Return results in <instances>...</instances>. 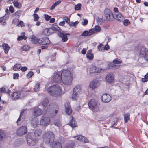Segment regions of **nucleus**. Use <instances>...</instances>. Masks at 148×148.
Here are the masks:
<instances>
[{"mask_svg": "<svg viewBox=\"0 0 148 148\" xmlns=\"http://www.w3.org/2000/svg\"><path fill=\"white\" fill-rule=\"evenodd\" d=\"M130 23V21L126 19L124 20L123 23L125 26H127Z\"/></svg>", "mask_w": 148, "mask_h": 148, "instance_id": "56", "label": "nucleus"}, {"mask_svg": "<svg viewBox=\"0 0 148 148\" xmlns=\"http://www.w3.org/2000/svg\"><path fill=\"white\" fill-rule=\"evenodd\" d=\"M101 30V28L98 25L95 26L94 28H92L91 29L89 30V32L91 33L92 34L94 33L98 32H100Z\"/></svg>", "mask_w": 148, "mask_h": 148, "instance_id": "23", "label": "nucleus"}, {"mask_svg": "<svg viewBox=\"0 0 148 148\" xmlns=\"http://www.w3.org/2000/svg\"><path fill=\"white\" fill-rule=\"evenodd\" d=\"M89 108L93 112H97L100 110L99 103L97 101L92 99L88 103Z\"/></svg>", "mask_w": 148, "mask_h": 148, "instance_id": "2", "label": "nucleus"}, {"mask_svg": "<svg viewBox=\"0 0 148 148\" xmlns=\"http://www.w3.org/2000/svg\"><path fill=\"white\" fill-rule=\"evenodd\" d=\"M0 92L1 93H5L8 94H10V91L8 88L6 89L4 87H2L0 88Z\"/></svg>", "mask_w": 148, "mask_h": 148, "instance_id": "32", "label": "nucleus"}, {"mask_svg": "<svg viewBox=\"0 0 148 148\" xmlns=\"http://www.w3.org/2000/svg\"><path fill=\"white\" fill-rule=\"evenodd\" d=\"M120 65H116L114 64H112L111 65V67L114 68V69H117L120 67Z\"/></svg>", "mask_w": 148, "mask_h": 148, "instance_id": "60", "label": "nucleus"}, {"mask_svg": "<svg viewBox=\"0 0 148 148\" xmlns=\"http://www.w3.org/2000/svg\"><path fill=\"white\" fill-rule=\"evenodd\" d=\"M66 77L64 78H62V82L63 84L66 85H71L73 80V77L72 76Z\"/></svg>", "mask_w": 148, "mask_h": 148, "instance_id": "10", "label": "nucleus"}, {"mask_svg": "<svg viewBox=\"0 0 148 148\" xmlns=\"http://www.w3.org/2000/svg\"><path fill=\"white\" fill-rule=\"evenodd\" d=\"M61 76L62 78L64 77L65 78L66 77L72 76L71 75L70 72L68 70H64L61 73Z\"/></svg>", "mask_w": 148, "mask_h": 148, "instance_id": "22", "label": "nucleus"}, {"mask_svg": "<svg viewBox=\"0 0 148 148\" xmlns=\"http://www.w3.org/2000/svg\"><path fill=\"white\" fill-rule=\"evenodd\" d=\"M32 135V133L26 135V138L28 144L31 146H34L36 142L38 141L39 139L36 138L34 139Z\"/></svg>", "mask_w": 148, "mask_h": 148, "instance_id": "4", "label": "nucleus"}, {"mask_svg": "<svg viewBox=\"0 0 148 148\" xmlns=\"http://www.w3.org/2000/svg\"><path fill=\"white\" fill-rule=\"evenodd\" d=\"M145 58L147 60H148V51H146L145 55Z\"/></svg>", "mask_w": 148, "mask_h": 148, "instance_id": "64", "label": "nucleus"}, {"mask_svg": "<svg viewBox=\"0 0 148 148\" xmlns=\"http://www.w3.org/2000/svg\"><path fill=\"white\" fill-rule=\"evenodd\" d=\"M38 43L42 45H47L50 43V41L47 37L41 38L38 39Z\"/></svg>", "mask_w": 148, "mask_h": 148, "instance_id": "13", "label": "nucleus"}, {"mask_svg": "<svg viewBox=\"0 0 148 148\" xmlns=\"http://www.w3.org/2000/svg\"><path fill=\"white\" fill-rule=\"evenodd\" d=\"M52 146V148H62L61 143L58 142L53 143Z\"/></svg>", "mask_w": 148, "mask_h": 148, "instance_id": "30", "label": "nucleus"}, {"mask_svg": "<svg viewBox=\"0 0 148 148\" xmlns=\"http://www.w3.org/2000/svg\"><path fill=\"white\" fill-rule=\"evenodd\" d=\"M79 95H80L78 94V93H77L75 92H73L72 97L73 100H75L77 99L79 97Z\"/></svg>", "mask_w": 148, "mask_h": 148, "instance_id": "35", "label": "nucleus"}, {"mask_svg": "<svg viewBox=\"0 0 148 148\" xmlns=\"http://www.w3.org/2000/svg\"><path fill=\"white\" fill-rule=\"evenodd\" d=\"M31 125L32 127L35 128L38 125V119L36 118H34L32 119L30 122Z\"/></svg>", "mask_w": 148, "mask_h": 148, "instance_id": "19", "label": "nucleus"}, {"mask_svg": "<svg viewBox=\"0 0 148 148\" xmlns=\"http://www.w3.org/2000/svg\"><path fill=\"white\" fill-rule=\"evenodd\" d=\"M34 18V21H37L39 19V17L36 14H34L33 15Z\"/></svg>", "mask_w": 148, "mask_h": 148, "instance_id": "54", "label": "nucleus"}, {"mask_svg": "<svg viewBox=\"0 0 148 148\" xmlns=\"http://www.w3.org/2000/svg\"><path fill=\"white\" fill-rule=\"evenodd\" d=\"M100 85L99 81L97 80H95L90 82L89 86L91 88L94 89L97 88Z\"/></svg>", "mask_w": 148, "mask_h": 148, "instance_id": "17", "label": "nucleus"}, {"mask_svg": "<svg viewBox=\"0 0 148 148\" xmlns=\"http://www.w3.org/2000/svg\"><path fill=\"white\" fill-rule=\"evenodd\" d=\"M19 25L22 27H24L25 26V25L24 24L23 22L21 21H20L17 24V26H19Z\"/></svg>", "mask_w": 148, "mask_h": 148, "instance_id": "61", "label": "nucleus"}, {"mask_svg": "<svg viewBox=\"0 0 148 148\" xmlns=\"http://www.w3.org/2000/svg\"><path fill=\"white\" fill-rule=\"evenodd\" d=\"M97 48L100 51L103 52L104 51V46L102 44H100L98 46Z\"/></svg>", "mask_w": 148, "mask_h": 148, "instance_id": "40", "label": "nucleus"}, {"mask_svg": "<svg viewBox=\"0 0 148 148\" xmlns=\"http://www.w3.org/2000/svg\"><path fill=\"white\" fill-rule=\"evenodd\" d=\"M77 139L81 142L87 143L88 142L87 139L82 135H79L77 136Z\"/></svg>", "mask_w": 148, "mask_h": 148, "instance_id": "27", "label": "nucleus"}, {"mask_svg": "<svg viewBox=\"0 0 148 148\" xmlns=\"http://www.w3.org/2000/svg\"><path fill=\"white\" fill-rule=\"evenodd\" d=\"M33 115L35 117L39 116L41 115L42 113L41 109L38 107H36L33 110Z\"/></svg>", "mask_w": 148, "mask_h": 148, "instance_id": "18", "label": "nucleus"}, {"mask_svg": "<svg viewBox=\"0 0 148 148\" xmlns=\"http://www.w3.org/2000/svg\"><path fill=\"white\" fill-rule=\"evenodd\" d=\"M30 41L32 43L36 44L38 43V39L34 35L31 36L30 37Z\"/></svg>", "mask_w": 148, "mask_h": 148, "instance_id": "26", "label": "nucleus"}, {"mask_svg": "<svg viewBox=\"0 0 148 148\" xmlns=\"http://www.w3.org/2000/svg\"><path fill=\"white\" fill-rule=\"evenodd\" d=\"M27 129L26 127L23 126L19 127L16 131L17 134L19 136H21L27 133Z\"/></svg>", "mask_w": 148, "mask_h": 148, "instance_id": "9", "label": "nucleus"}, {"mask_svg": "<svg viewBox=\"0 0 148 148\" xmlns=\"http://www.w3.org/2000/svg\"><path fill=\"white\" fill-rule=\"evenodd\" d=\"M21 14V12L20 11H16L14 15L16 16H19Z\"/></svg>", "mask_w": 148, "mask_h": 148, "instance_id": "58", "label": "nucleus"}, {"mask_svg": "<svg viewBox=\"0 0 148 148\" xmlns=\"http://www.w3.org/2000/svg\"><path fill=\"white\" fill-rule=\"evenodd\" d=\"M47 90L50 95L54 97H59L63 94L62 88L58 85L49 87Z\"/></svg>", "mask_w": 148, "mask_h": 148, "instance_id": "1", "label": "nucleus"}, {"mask_svg": "<svg viewBox=\"0 0 148 148\" xmlns=\"http://www.w3.org/2000/svg\"><path fill=\"white\" fill-rule=\"evenodd\" d=\"M54 32V29L52 28H46L44 30L43 33L45 35H49Z\"/></svg>", "mask_w": 148, "mask_h": 148, "instance_id": "21", "label": "nucleus"}, {"mask_svg": "<svg viewBox=\"0 0 148 148\" xmlns=\"http://www.w3.org/2000/svg\"><path fill=\"white\" fill-rule=\"evenodd\" d=\"M50 122V119L49 117L43 116L41 118L40 124L44 127H46L49 124Z\"/></svg>", "mask_w": 148, "mask_h": 148, "instance_id": "6", "label": "nucleus"}, {"mask_svg": "<svg viewBox=\"0 0 148 148\" xmlns=\"http://www.w3.org/2000/svg\"><path fill=\"white\" fill-rule=\"evenodd\" d=\"M117 121V119L116 118H115L113 119L111 123V126L110 127H114V125L116 123Z\"/></svg>", "mask_w": 148, "mask_h": 148, "instance_id": "52", "label": "nucleus"}, {"mask_svg": "<svg viewBox=\"0 0 148 148\" xmlns=\"http://www.w3.org/2000/svg\"><path fill=\"white\" fill-rule=\"evenodd\" d=\"M5 136L4 132L0 131V140H2L5 137Z\"/></svg>", "mask_w": 148, "mask_h": 148, "instance_id": "45", "label": "nucleus"}, {"mask_svg": "<svg viewBox=\"0 0 148 148\" xmlns=\"http://www.w3.org/2000/svg\"><path fill=\"white\" fill-rule=\"evenodd\" d=\"M130 114L127 113L124 115V121L125 123H127L130 119Z\"/></svg>", "mask_w": 148, "mask_h": 148, "instance_id": "43", "label": "nucleus"}, {"mask_svg": "<svg viewBox=\"0 0 148 148\" xmlns=\"http://www.w3.org/2000/svg\"><path fill=\"white\" fill-rule=\"evenodd\" d=\"M21 65L19 64H16L13 67V69L15 71H18L20 69Z\"/></svg>", "mask_w": 148, "mask_h": 148, "instance_id": "39", "label": "nucleus"}, {"mask_svg": "<svg viewBox=\"0 0 148 148\" xmlns=\"http://www.w3.org/2000/svg\"><path fill=\"white\" fill-rule=\"evenodd\" d=\"M40 85V84L39 83H38L35 85L33 88L34 91L37 92L39 90Z\"/></svg>", "mask_w": 148, "mask_h": 148, "instance_id": "38", "label": "nucleus"}, {"mask_svg": "<svg viewBox=\"0 0 148 148\" xmlns=\"http://www.w3.org/2000/svg\"><path fill=\"white\" fill-rule=\"evenodd\" d=\"M55 138L54 133L51 131H48L45 132L43 136V141L45 143H49L53 140Z\"/></svg>", "mask_w": 148, "mask_h": 148, "instance_id": "3", "label": "nucleus"}, {"mask_svg": "<svg viewBox=\"0 0 148 148\" xmlns=\"http://www.w3.org/2000/svg\"><path fill=\"white\" fill-rule=\"evenodd\" d=\"M54 124L58 127H60L61 126L60 122L59 120H56L54 122Z\"/></svg>", "mask_w": 148, "mask_h": 148, "instance_id": "51", "label": "nucleus"}, {"mask_svg": "<svg viewBox=\"0 0 148 148\" xmlns=\"http://www.w3.org/2000/svg\"><path fill=\"white\" fill-rule=\"evenodd\" d=\"M44 16H45V19L46 21H49L51 18V16H50L47 14H45Z\"/></svg>", "mask_w": 148, "mask_h": 148, "instance_id": "59", "label": "nucleus"}, {"mask_svg": "<svg viewBox=\"0 0 148 148\" xmlns=\"http://www.w3.org/2000/svg\"><path fill=\"white\" fill-rule=\"evenodd\" d=\"M34 73L32 71H30L27 75L28 78H31L34 75Z\"/></svg>", "mask_w": 148, "mask_h": 148, "instance_id": "55", "label": "nucleus"}, {"mask_svg": "<svg viewBox=\"0 0 148 148\" xmlns=\"http://www.w3.org/2000/svg\"><path fill=\"white\" fill-rule=\"evenodd\" d=\"M23 35L20 36L18 37L17 40H21L22 39L26 40L27 37L25 36V32H23L22 33Z\"/></svg>", "mask_w": 148, "mask_h": 148, "instance_id": "36", "label": "nucleus"}, {"mask_svg": "<svg viewBox=\"0 0 148 148\" xmlns=\"http://www.w3.org/2000/svg\"><path fill=\"white\" fill-rule=\"evenodd\" d=\"M103 22V19L101 18H98L97 20V22L98 24H101Z\"/></svg>", "mask_w": 148, "mask_h": 148, "instance_id": "57", "label": "nucleus"}, {"mask_svg": "<svg viewBox=\"0 0 148 148\" xmlns=\"http://www.w3.org/2000/svg\"><path fill=\"white\" fill-rule=\"evenodd\" d=\"M29 45H25L21 47L22 50L24 51H26L29 49Z\"/></svg>", "mask_w": 148, "mask_h": 148, "instance_id": "48", "label": "nucleus"}, {"mask_svg": "<svg viewBox=\"0 0 148 148\" xmlns=\"http://www.w3.org/2000/svg\"><path fill=\"white\" fill-rule=\"evenodd\" d=\"M71 120L69 122L70 125L73 128L77 126V124L75 123V120L74 119L73 116L70 117Z\"/></svg>", "mask_w": 148, "mask_h": 148, "instance_id": "29", "label": "nucleus"}, {"mask_svg": "<svg viewBox=\"0 0 148 148\" xmlns=\"http://www.w3.org/2000/svg\"><path fill=\"white\" fill-rule=\"evenodd\" d=\"M88 23V20L86 19L84 20V21L82 23V25L83 26L86 25Z\"/></svg>", "mask_w": 148, "mask_h": 148, "instance_id": "62", "label": "nucleus"}, {"mask_svg": "<svg viewBox=\"0 0 148 148\" xmlns=\"http://www.w3.org/2000/svg\"><path fill=\"white\" fill-rule=\"evenodd\" d=\"M81 91L82 90L80 86H77L74 88L73 92H75L76 93H78L80 95Z\"/></svg>", "mask_w": 148, "mask_h": 148, "instance_id": "31", "label": "nucleus"}, {"mask_svg": "<svg viewBox=\"0 0 148 148\" xmlns=\"http://www.w3.org/2000/svg\"><path fill=\"white\" fill-rule=\"evenodd\" d=\"M2 47L5 53H7L9 50L10 47L9 45L5 43H3L2 44Z\"/></svg>", "mask_w": 148, "mask_h": 148, "instance_id": "25", "label": "nucleus"}, {"mask_svg": "<svg viewBox=\"0 0 148 148\" xmlns=\"http://www.w3.org/2000/svg\"><path fill=\"white\" fill-rule=\"evenodd\" d=\"M105 15L107 21H110L114 19V15L110 9H106L105 11Z\"/></svg>", "mask_w": 148, "mask_h": 148, "instance_id": "7", "label": "nucleus"}, {"mask_svg": "<svg viewBox=\"0 0 148 148\" xmlns=\"http://www.w3.org/2000/svg\"><path fill=\"white\" fill-rule=\"evenodd\" d=\"M104 69L96 66H93L90 68L89 69V72L90 73H100L104 71Z\"/></svg>", "mask_w": 148, "mask_h": 148, "instance_id": "12", "label": "nucleus"}, {"mask_svg": "<svg viewBox=\"0 0 148 148\" xmlns=\"http://www.w3.org/2000/svg\"><path fill=\"white\" fill-rule=\"evenodd\" d=\"M123 17L120 12L118 14H115L114 16V18L116 19L118 21H123Z\"/></svg>", "mask_w": 148, "mask_h": 148, "instance_id": "24", "label": "nucleus"}, {"mask_svg": "<svg viewBox=\"0 0 148 148\" xmlns=\"http://www.w3.org/2000/svg\"><path fill=\"white\" fill-rule=\"evenodd\" d=\"M8 15H5L3 16L0 17V23L2 25H5L6 24L5 20L8 18Z\"/></svg>", "mask_w": 148, "mask_h": 148, "instance_id": "28", "label": "nucleus"}, {"mask_svg": "<svg viewBox=\"0 0 148 148\" xmlns=\"http://www.w3.org/2000/svg\"><path fill=\"white\" fill-rule=\"evenodd\" d=\"M92 35L91 33H90L89 31V32L87 31H84L81 34V36H88Z\"/></svg>", "mask_w": 148, "mask_h": 148, "instance_id": "37", "label": "nucleus"}, {"mask_svg": "<svg viewBox=\"0 0 148 148\" xmlns=\"http://www.w3.org/2000/svg\"><path fill=\"white\" fill-rule=\"evenodd\" d=\"M19 76V75L18 73L14 74H13V79H18Z\"/></svg>", "mask_w": 148, "mask_h": 148, "instance_id": "63", "label": "nucleus"}, {"mask_svg": "<svg viewBox=\"0 0 148 148\" xmlns=\"http://www.w3.org/2000/svg\"><path fill=\"white\" fill-rule=\"evenodd\" d=\"M48 103V100L47 98L45 99L42 103V105L44 107H46Z\"/></svg>", "mask_w": 148, "mask_h": 148, "instance_id": "44", "label": "nucleus"}, {"mask_svg": "<svg viewBox=\"0 0 148 148\" xmlns=\"http://www.w3.org/2000/svg\"><path fill=\"white\" fill-rule=\"evenodd\" d=\"M86 56L87 58L90 60H92L93 58V55L91 52V51L90 50L88 51L86 55Z\"/></svg>", "mask_w": 148, "mask_h": 148, "instance_id": "33", "label": "nucleus"}, {"mask_svg": "<svg viewBox=\"0 0 148 148\" xmlns=\"http://www.w3.org/2000/svg\"><path fill=\"white\" fill-rule=\"evenodd\" d=\"M113 62L114 64H119L121 63L122 61L120 59L116 58L113 60Z\"/></svg>", "mask_w": 148, "mask_h": 148, "instance_id": "41", "label": "nucleus"}, {"mask_svg": "<svg viewBox=\"0 0 148 148\" xmlns=\"http://www.w3.org/2000/svg\"><path fill=\"white\" fill-rule=\"evenodd\" d=\"M58 35L62 39V41L63 42H65L68 39L67 35H69L70 34L69 33L60 32L59 33Z\"/></svg>", "mask_w": 148, "mask_h": 148, "instance_id": "14", "label": "nucleus"}, {"mask_svg": "<svg viewBox=\"0 0 148 148\" xmlns=\"http://www.w3.org/2000/svg\"><path fill=\"white\" fill-rule=\"evenodd\" d=\"M78 23L79 22L78 21H76L74 22H71L70 23V22L69 25L71 27L74 26L75 27Z\"/></svg>", "mask_w": 148, "mask_h": 148, "instance_id": "49", "label": "nucleus"}, {"mask_svg": "<svg viewBox=\"0 0 148 148\" xmlns=\"http://www.w3.org/2000/svg\"><path fill=\"white\" fill-rule=\"evenodd\" d=\"M63 19L64 22H66L68 24H69L70 23V18L67 17L65 16L63 18Z\"/></svg>", "mask_w": 148, "mask_h": 148, "instance_id": "53", "label": "nucleus"}, {"mask_svg": "<svg viewBox=\"0 0 148 148\" xmlns=\"http://www.w3.org/2000/svg\"><path fill=\"white\" fill-rule=\"evenodd\" d=\"M65 111L66 114L68 115H71L72 113V110L69 105V103L67 102L65 104Z\"/></svg>", "mask_w": 148, "mask_h": 148, "instance_id": "20", "label": "nucleus"}, {"mask_svg": "<svg viewBox=\"0 0 148 148\" xmlns=\"http://www.w3.org/2000/svg\"><path fill=\"white\" fill-rule=\"evenodd\" d=\"M82 5L80 3H78L75 5V9L76 10H80L81 8Z\"/></svg>", "mask_w": 148, "mask_h": 148, "instance_id": "46", "label": "nucleus"}, {"mask_svg": "<svg viewBox=\"0 0 148 148\" xmlns=\"http://www.w3.org/2000/svg\"><path fill=\"white\" fill-rule=\"evenodd\" d=\"M53 81L56 83H60L62 82V78L61 73H58L55 74L53 77Z\"/></svg>", "mask_w": 148, "mask_h": 148, "instance_id": "11", "label": "nucleus"}, {"mask_svg": "<svg viewBox=\"0 0 148 148\" xmlns=\"http://www.w3.org/2000/svg\"><path fill=\"white\" fill-rule=\"evenodd\" d=\"M111 99V96L108 94H104L101 97V100L103 102L105 103H108Z\"/></svg>", "mask_w": 148, "mask_h": 148, "instance_id": "15", "label": "nucleus"}, {"mask_svg": "<svg viewBox=\"0 0 148 148\" xmlns=\"http://www.w3.org/2000/svg\"><path fill=\"white\" fill-rule=\"evenodd\" d=\"M114 78V74L111 72L108 73L105 77L106 80L109 83L112 82Z\"/></svg>", "mask_w": 148, "mask_h": 148, "instance_id": "16", "label": "nucleus"}, {"mask_svg": "<svg viewBox=\"0 0 148 148\" xmlns=\"http://www.w3.org/2000/svg\"><path fill=\"white\" fill-rule=\"evenodd\" d=\"M27 95L25 92H13L11 96L13 99H16L19 98L21 99L25 96Z\"/></svg>", "mask_w": 148, "mask_h": 148, "instance_id": "5", "label": "nucleus"}, {"mask_svg": "<svg viewBox=\"0 0 148 148\" xmlns=\"http://www.w3.org/2000/svg\"><path fill=\"white\" fill-rule=\"evenodd\" d=\"M14 4L15 7L18 8H20L21 6V4H20L18 1H16L14 3Z\"/></svg>", "mask_w": 148, "mask_h": 148, "instance_id": "50", "label": "nucleus"}, {"mask_svg": "<svg viewBox=\"0 0 148 148\" xmlns=\"http://www.w3.org/2000/svg\"><path fill=\"white\" fill-rule=\"evenodd\" d=\"M42 130H37L35 131L34 135L36 137L39 136L42 134Z\"/></svg>", "mask_w": 148, "mask_h": 148, "instance_id": "34", "label": "nucleus"}, {"mask_svg": "<svg viewBox=\"0 0 148 148\" xmlns=\"http://www.w3.org/2000/svg\"><path fill=\"white\" fill-rule=\"evenodd\" d=\"M146 48L144 47H139L136 49V52L140 57H143L146 52Z\"/></svg>", "mask_w": 148, "mask_h": 148, "instance_id": "8", "label": "nucleus"}, {"mask_svg": "<svg viewBox=\"0 0 148 148\" xmlns=\"http://www.w3.org/2000/svg\"><path fill=\"white\" fill-rule=\"evenodd\" d=\"M74 145V143L72 142L69 143L64 147V148H72Z\"/></svg>", "mask_w": 148, "mask_h": 148, "instance_id": "42", "label": "nucleus"}, {"mask_svg": "<svg viewBox=\"0 0 148 148\" xmlns=\"http://www.w3.org/2000/svg\"><path fill=\"white\" fill-rule=\"evenodd\" d=\"M23 111H22L20 113L19 118L17 121V124L18 125H20L22 123V121L21 119V116L22 115Z\"/></svg>", "mask_w": 148, "mask_h": 148, "instance_id": "47", "label": "nucleus"}]
</instances>
